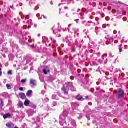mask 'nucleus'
<instances>
[{
	"label": "nucleus",
	"mask_w": 128,
	"mask_h": 128,
	"mask_svg": "<svg viewBox=\"0 0 128 128\" xmlns=\"http://www.w3.org/2000/svg\"><path fill=\"white\" fill-rule=\"evenodd\" d=\"M26 28H27V27H26V26H24V27H23V30H26Z\"/></svg>",
	"instance_id": "ea45409f"
},
{
	"label": "nucleus",
	"mask_w": 128,
	"mask_h": 128,
	"mask_svg": "<svg viewBox=\"0 0 128 128\" xmlns=\"http://www.w3.org/2000/svg\"><path fill=\"white\" fill-rule=\"evenodd\" d=\"M105 42H106V44L108 45L110 44H108V42H110V44H112V46H114V38L112 37H110V36H107L106 37H105Z\"/></svg>",
	"instance_id": "7ed1b4c3"
},
{
	"label": "nucleus",
	"mask_w": 128,
	"mask_h": 128,
	"mask_svg": "<svg viewBox=\"0 0 128 128\" xmlns=\"http://www.w3.org/2000/svg\"><path fill=\"white\" fill-rule=\"evenodd\" d=\"M119 50H120V52H122V48H120V49Z\"/></svg>",
	"instance_id": "603ef678"
},
{
	"label": "nucleus",
	"mask_w": 128,
	"mask_h": 128,
	"mask_svg": "<svg viewBox=\"0 0 128 128\" xmlns=\"http://www.w3.org/2000/svg\"><path fill=\"white\" fill-rule=\"evenodd\" d=\"M8 128H14V124L12 122H10L6 124Z\"/></svg>",
	"instance_id": "6e6552de"
},
{
	"label": "nucleus",
	"mask_w": 128,
	"mask_h": 128,
	"mask_svg": "<svg viewBox=\"0 0 128 128\" xmlns=\"http://www.w3.org/2000/svg\"><path fill=\"white\" fill-rule=\"evenodd\" d=\"M46 94V91L44 90H43L42 91V94Z\"/></svg>",
	"instance_id": "f704fd0d"
},
{
	"label": "nucleus",
	"mask_w": 128,
	"mask_h": 128,
	"mask_svg": "<svg viewBox=\"0 0 128 128\" xmlns=\"http://www.w3.org/2000/svg\"><path fill=\"white\" fill-rule=\"evenodd\" d=\"M52 100H58V98L56 96V95L54 94L52 96Z\"/></svg>",
	"instance_id": "412c9836"
},
{
	"label": "nucleus",
	"mask_w": 128,
	"mask_h": 128,
	"mask_svg": "<svg viewBox=\"0 0 128 128\" xmlns=\"http://www.w3.org/2000/svg\"><path fill=\"white\" fill-rule=\"evenodd\" d=\"M64 10H68V7H64Z\"/></svg>",
	"instance_id": "4d7b16f0"
},
{
	"label": "nucleus",
	"mask_w": 128,
	"mask_h": 128,
	"mask_svg": "<svg viewBox=\"0 0 128 128\" xmlns=\"http://www.w3.org/2000/svg\"><path fill=\"white\" fill-rule=\"evenodd\" d=\"M72 26V24H70L69 25H68V28H70Z\"/></svg>",
	"instance_id": "864d4df0"
},
{
	"label": "nucleus",
	"mask_w": 128,
	"mask_h": 128,
	"mask_svg": "<svg viewBox=\"0 0 128 128\" xmlns=\"http://www.w3.org/2000/svg\"><path fill=\"white\" fill-rule=\"evenodd\" d=\"M2 68L0 67V76H2Z\"/></svg>",
	"instance_id": "c756f323"
},
{
	"label": "nucleus",
	"mask_w": 128,
	"mask_h": 128,
	"mask_svg": "<svg viewBox=\"0 0 128 128\" xmlns=\"http://www.w3.org/2000/svg\"><path fill=\"white\" fill-rule=\"evenodd\" d=\"M35 28H36V25H34Z\"/></svg>",
	"instance_id": "774afa93"
},
{
	"label": "nucleus",
	"mask_w": 128,
	"mask_h": 128,
	"mask_svg": "<svg viewBox=\"0 0 128 128\" xmlns=\"http://www.w3.org/2000/svg\"><path fill=\"white\" fill-rule=\"evenodd\" d=\"M80 10L78 9V12H80Z\"/></svg>",
	"instance_id": "0e129e2a"
},
{
	"label": "nucleus",
	"mask_w": 128,
	"mask_h": 128,
	"mask_svg": "<svg viewBox=\"0 0 128 128\" xmlns=\"http://www.w3.org/2000/svg\"><path fill=\"white\" fill-rule=\"evenodd\" d=\"M27 26H28V28H32V20H29L27 22Z\"/></svg>",
	"instance_id": "9d476101"
},
{
	"label": "nucleus",
	"mask_w": 128,
	"mask_h": 128,
	"mask_svg": "<svg viewBox=\"0 0 128 128\" xmlns=\"http://www.w3.org/2000/svg\"><path fill=\"white\" fill-rule=\"evenodd\" d=\"M56 41H53V42L52 43H51L50 44H48V46H55L56 44Z\"/></svg>",
	"instance_id": "5701e85b"
},
{
	"label": "nucleus",
	"mask_w": 128,
	"mask_h": 128,
	"mask_svg": "<svg viewBox=\"0 0 128 128\" xmlns=\"http://www.w3.org/2000/svg\"><path fill=\"white\" fill-rule=\"evenodd\" d=\"M60 12H62V10H60Z\"/></svg>",
	"instance_id": "338daca9"
},
{
	"label": "nucleus",
	"mask_w": 128,
	"mask_h": 128,
	"mask_svg": "<svg viewBox=\"0 0 128 128\" xmlns=\"http://www.w3.org/2000/svg\"><path fill=\"white\" fill-rule=\"evenodd\" d=\"M68 2V0H62V4H61V6H62V4H66V3H62V2Z\"/></svg>",
	"instance_id": "cd10ccee"
},
{
	"label": "nucleus",
	"mask_w": 128,
	"mask_h": 128,
	"mask_svg": "<svg viewBox=\"0 0 128 128\" xmlns=\"http://www.w3.org/2000/svg\"><path fill=\"white\" fill-rule=\"evenodd\" d=\"M20 92H22V90H24V88L22 87L20 88Z\"/></svg>",
	"instance_id": "c9c22d12"
},
{
	"label": "nucleus",
	"mask_w": 128,
	"mask_h": 128,
	"mask_svg": "<svg viewBox=\"0 0 128 128\" xmlns=\"http://www.w3.org/2000/svg\"><path fill=\"white\" fill-rule=\"evenodd\" d=\"M24 104L26 106H28L30 105V100H26L24 102Z\"/></svg>",
	"instance_id": "a211bd4d"
},
{
	"label": "nucleus",
	"mask_w": 128,
	"mask_h": 128,
	"mask_svg": "<svg viewBox=\"0 0 128 128\" xmlns=\"http://www.w3.org/2000/svg\"><path fill=\"white\" fill-rule=\"evenodd\" d=\"M66 18H70V16H68V14H66Z\"/></svg>",
	"instance_id": "3c124183"
},
{
	"label": "nucleus",
	"mask_w": 128,
	"mask_h": 128,
	"mask_svg": "<svg viewBox=\"0 0 128 128\" xmlns=\"http://www.w3.org/2000/svg\"><path fill=\"white\" fill-rule=\"evenodd\" d=\"M32 90H29L27 92L26 96H32Z\"/></svg>",
	"instance_id": "6ab92c4d"
},
{
	"label": "nucleus",
	"mask_w": 128,
	"mask_h": 128,
	"mask_svg": "<svg viewBox=\"0 0 128 128\" xmlns=\"http://www.w3.org/2000/svg\"><path fill=\"white\" fill-rule=\"evenodd\" d=\"M82 44H84V40H76V44L77 46H80Z\"/></svg>",
	"instance_id": "423d86ee"
},
{
	"label": "nucleus",
	"mask_w": 128,
	"mask_h": 128,
	"mask_svg": "<svg viewBox=\"0 0 128 128\" xmlns=\"http://www.w3.org/2000/svg\"><path fill=\"white\" fill-rule=\"evenodd\" d=\"M34 111L32 110H29L28 111V116H34Z\"/></svg>",
	"instance_id": "2eb2a0df"
},
{
	"label": "nucleus",
	"mask_w": 128,
	"mask_h": 128,
	"mask_svg": "<svg viewBox=\"0 0 128 128\" xmlns=\"http://www.w3.org/2000/svg\"><path fill=\"white\" fill-rule=\"evenodd\" d=\"M88 24H92V22H90V21H88Z\"/></svg>",
	"instance_id": "8fccbe9b"
},
{
	"label": "nucleus",
	"mask_w": 128,
	"mask_h": 128,
	"mask_svg": "<svg viewBox=\"0 0 128 128\" xmlns=\"http://www.w3.org/2000/svg\"><path fill=\"white\" fill-rule=\"evenodd\" d=\"M42 18H38V20H42Z\"/></svg>",
	"instance_id": "680f3d73"
},
{
	"label": "nucleus",
	"mask_w": 128,
	"mask_h": 128,
	"mask_svg": "<svg viewBox=\"0 0 128 128\" xmlns=\"http://www.w3.org/2000/svg\"><path fill=\"white\" fill-rule=\"evenodd\" d=\"M86 118H88V120H90V118L88 117V116H86Z\"/></svg>",
	"instance_id": "79ce46f5"
},
{
	"label": "nucleus",
	"mask_w": 128,
	"mask_h": 128,
	"mask_svg": "<svg viewBox=\"0 0 128 128\" xmlns=\"http://www.w3.org/2000/svg\"><path fill=\"white\" fill-rule=\"evenodd\" d=\"M43 72H44V74H48V72L46 71V69L43 70Z\"/></svg>",
	"instance_id": "bb28decb"
},
{
	"label": "nucleus",
	"mask_w": 128,
	"mask_h": 128,
	"mask_svg": "<svg viewBox=\"0 0 128 128\" xmlns=\"http://www.w3.org/2000/svg\"><path fill=\"white\" fill-rule=\"evenodd\" d=\"M8 74H12V70L8 71Z\"/></svg>",
	"instance_id": "72a5a7b5"
},
{
	"label": "nucleus",
	"mask_w": 128,
	"mask_h": 128,
	"mask_svg": "<svg viewBox=\"0 0 128 128\" xmlns=\"http://www.w3.org/2000/svg\"><path fill=\"white\" fill-rule=\"evenodd\" d=\"M26 60L28 62H32V60H30V59L28 58H26Z\"/></svg>",
	"instance_id": "2f4dec72"
},
{
	"label": "nucleus",
	"mask_w": 128,
	"mask_h": 128,
	"mask_svg": "<svg viewBox=\"0 0 128 128\" xmlns=\"http://www.w3.org/2000/svg\"><path fill=\"white\" fill-rule=\"evenodd\" d=\"M34 10H38V7H35Z\"/></svg>",
	"instance_id": "4c0bfd02"
},
{
	"label": "nucleus",
	"mask_w": 128,
	"mask_h": 128,
	"mask_svg": "<svg viewBox=\"0 0 128 128\" xmlns=\"http://www.w3.org/2000/svg\"><path fill=\"white\" fill-rule=\"evenodd\" d=\"M19 96L22 100H26V94H24V93H20L19 94Z\"/></svg>",
	"instance_id": "1a4fd4ad"
},
{
	"label": "nucleus",
	"mask_w": 128,
	"mask_h": 128,
	"mask_svg": "<svg viewBox=\"0 0 128 128\" xmlns=\"http://www.w3.org/2000/svg\"><path fill=\"white\" fill-rule=\"evenodd\" d=\"M74 34H77L78 36V32L75 31Z\"/></svg>",
	"instance_id": "a19ab883"
},
{
	"label": "nucleus",
	"mask_w": 128,
	"mask_h": 128,
	"mask_svg": "<svg viewBox=\"0 0 128 128\" xmlns=\"http://www.w3.org/2000/svg\"><path fill=\"white\" fill-rule=\"evenodd\" d=\"M4 120L8 118H10V114H7L6 115H4Z\"/></svg>",
	"instance_id": "aec40b11"
},
{
	"label": "nucleus",
	"mask_w": 128,
	"mask_h": 128,
	"mask_svg": "<svg viewBox=\"0 0 128 128\" xmlns=\"http://www.w3.org/2000/svg\"><path fill=\"white\" fill-rule=\"evenodd\" d=\"M86 26H90V25H88V24H86Z\"/></svg>",
	"instance_id": "e2e57ef3"
},
{
	"label": "nucleus",
	"mask_w": 128,
	"mask_h": 128,
	"mask_svg": "<svg viewBox=\"0 0 128 128\" xmlns=\"http://www.w3.org/2000/svg\"><path fill=\"white\" fill-rule=\"evenodd\" d=\"M32 108H36V105H32Z\"/></svg>",
	"instance_id": "473e14b6"
},
{
	"label": "nucleus",
	"mask_w": 128,
	"mask_h": 128,
	"mask_svg": "<svg viewBox=\"0 0 128 128\" xmlns=\"http://www.w3.org/2000/svg\"><path fill=\"white\" fill-rule=\"evenodd\" d=\"M42 16H43L44 18L46 19V17L42 15Z\"/></svg>",
	"instance_id": "5fc2aeb1"
},
{
	"label": "nucleus",
	"mask_w": 128,
	"mask_h": 128,
	"mask_svg": "<svg viewBox=\"0 0 128 128\" xmlns=\"http://www.w3.org/2000/svg\"><path fill=\"white\" fill-rule=\"evenodd\" d=\"M50 40H51L52 42V38H51Z\"/></svg>",
	"instance_id": "052dcab7"
},
{
	"label": "nucleus",
	"mask_w": 128,
	"mask_h": 128,
	"mask_svg": "<svg viewBox=\"0 0 128 128\" xmlns=\"http://www.w3.org/2000/svg\"><path fill=\"white\" fill-rule=\"evenodd\" d=\"M82 116H80L78 118V120H82Z\"/></svg>",
	"instance_id": "e433bc0d"
},
{
	"label": "nucleus",
	"mask_w": 128,
	"mask_h": 128,
	"mask_svg": "<svg viewBox=\"0 0 128 128\" xmlns=\"http://www.w3.org/2000/svg\"><path fill=\"white\" fill-rule=\"evenodd\" d=\"M78 20H75V22H76L77 24H78Z\"/></svg>",
	"instance_id": "de8ad7c7"
},
{
	"label": "nucleus",
	"mask_w": 128,
	"mask_h": 128,
	"mask_svg": "<svg viewBox=\"0 0 128 128\" xmlns=\"http://www.w3.org/2000/svg\"><path fill=\"white\" fill-rule=\"evenodd\" d=\"M118 41H116V40L114 41V44H118Z\"/></svg>",
	"instance_id": "49530a36"
},
{
	"label": "nucleus",
	"mask_w": 128,
	"mask_h": 128,
	"mask_svg": "<svg viewBox=\"0 0 128 128\" xmlns=\"http://www.w3.org/2000/svg\"><path fill=\"white\" fill-rule=\"evenodd\" d=\"M109 56H111V58H112V53H110Z\"/></svg>",
	"instance_id": "09e8293b"
},
{
	"label": "nucleus",
	"mask_w": 128,
	"mask_h": 128,
	"mask_svg": "<svg viewBox=\"0 0 128 128\" xmlns=\"http://www.w3.org/2000/svg\"><path fill=\"white\" fill-rule=\"evenodd\" d=\"M44 102H50V99H48V98H46L44 100Z\"/></svg>",
	"instance_id": "7c9ffc66"
},
{
	"label": "nucleus",
	"mask_w": 128,
	"mask_h": 128,
	"mask_svg": "<svg viewBox=\"0 0 128 128\" xmlns=\"http://www.w3.org/2000/svg\"><path fill=\"white\" fill-rule=\"evenodd\" d=\"M36 80L34 79H30V86L32 88H34L36 86Z\"/></svg>",
	"instance_id": "20e7f679"
},
{
	"label": "nucleus",
	"mask_w": 128,
	"mask_h": 128,
	"mask_svg": "<svg viewBox=\"0 0 128 128\" xmlns=\"http://www.w3.org/2000/svg\"><path fill=\"white\" fill-rule=\"evenodd\" d=\"M11 46H13V48L14 46V42L11 43Z\"/></svg>",
	"instance_id": "c03bdc74"
},
{
	"label": "nucleus",
	"mask_w": 128,
	"mask_h": 128,
	"mask_svg": "<svg viewBox=\"0 0 128 128\" xmlns=\"http://www.w3.org/2000/svg\"><path fill=\"white\" fill-rule=\"evenodd\" d=\"M18 106L19 108H24V103H22V102L21 101L18 102Z\"/></svg>",
	"instance_id": "f3484780"
},
{
	"label": "nucleus",
	"mask_w": 128,
	"mask_h": 128,
	"mask_svg": "<svg viewBox=\"0 0 128 128\" xmlns=\"http://www.w3.org/2000/svg\"><path fill=\"white\" fill-rule=\"evenodd\" d=\"M72 106L73 108H78V106H80L76 102L72 103Z\"/></svg>",
	"instance_id": "ddd939ff"
},
{
	"label": "nucleus",
	"mask_w": 128,
	"mask_h": 128,
	"mask_svg": "<svg viewBox=\"0 0 128 128\" xmlns=\"http://www.w3.org/2000/svg\"><path fill=\"white\" fill-rule=\"evenodd\" d=\"M52 30H53V33L54 34H56L58 32V30L55 27H54L52 28Z\"/></svg>",
	"instance_id": "dca6fc26"
},
{
	"label": "nucleus",
	"mask_w": 128,
	"mask_h": 128,
	"mask_svg": "<svg viewBox=\"0 0 128 128\" xmlns=\"http://www.w3.org/2000/svg\"><path fill=\"white\" fill-rule=\"evenodd\" d=\"M28 38H27L26 36L25 37V40H28L29 44H34V39H30V36H28Z\"/></svg>",
	"instance_id": "0eeeda50"
},
{
	"label": "nucleus",
	"mask_w": 128,
	"mask_h": 128,
	"mask_svg": "<svg viewBox=\"0 0 128 128\" xmlns=\"http://www.w3.org/2000/svg\"><path fill=\"white\" fill-rule=\"evenodd\" d=\"M68 111L65 110L64 111L63 114H61L60 116V124L62 126H66V118L68 116Z\"/></svg>",
	"instance_id": "f03ea898"
},
{
	"label": "nucleus",
	"mask_w": 128,
	"mask_h": 128,
	"mask_svg": "<svg viewBox=\"0 0 128 128\" xmlns=\"http://www.w3.org/2000/svg\"><path fill=\"white\" fill-rule=\"evenodd\" d=\"M70 88L72 92L76 91V88L74 86V84L72 82H66V83L63 88H62V90L64 93V94H68V90Z\"/></svg>",
	"instance_id": "f257e3e1"
},
{
	"label": "nucleus",
	"mask_w": 128,
	"mask_h": 128,
	"mask_svg": "<svg viewBox=\"0 0 128 128\" xmlns=\"http://www.w3.org/2000/svg\"><path fill=\"white\" fill-rule=\"evenodd\" d=\"M26 82H28V79H24V80H22V84H26Z\"/></svg>",
	"instance_id": "393cba45"
},
{
	"label": "nucleus",
	"mask_w": 128,
	"mask_h": 128,
	"mask_svg": "<svg viewBox=\"0 0 128 128\" xmlns=\"http://www.w3.org/2000/svg\"><path fill=\"white\" fill-rule=\"evenodd\" d=\"M76 100H78L82 101V100H84V98H82V96L80 95H78L76 96Z\"/></svg>",
	"instance_id": "9b49d317"
},
{
	"label": "nucleus",
	"mask_w": 128,
	"mask_h": 128,
	"mask_svg": "<svg viewBox=\"0 0 128 128\" xmlns=\"http://www.w3.org/2000/svg\"><path fill=\"white\" fill-rule=\"evenodd\" d=\"M114 34H116V31H114Z\"/></svg>",
	"instance_id": "6e6d98bb"
},
{
	"label": "nucleus",
	"mask_w": 128,
	"mask_h": 128,
	"mask_svg": "<svg viewBox=\"0 0 128 128\" xmlns=\"http://www.w3.org/2000/svg\"><path fill=\"white\" fill-rule=\"evenodd\" d=\"M6 86L8 88V90H12V86H10V85L9 84H6Z\"/></svg>",
	"instance_id": "b1692460"
},
{
	"label": "nucleus",
	"mask_w": 128,
	"mask_h": 128,
	"mask_svg": "<svg viewBox=\"0 0 128 128\" xmlns=\"http://www.w3.org/2000/svg\"><path fill=\"white\" fill-rule=\"evenodd\" d=\"M42 40H44V42H48V38L46 37H43Z\"/></svg>",
	"instance_id": "4be33fe9"
},
{
	"label": "nucleus",
	"mask_w": 128,
	"mask_h": 128,
	"mask_svg": "<svg viewBox=\"0 0 128 128\" xmlns=\"http://www.w3.org/2000/svg\"><path fill=\"white\" fill-rule=\"evenodd\" d=\"M69 122L70 124L72 126H76V121L74 120H72V118H70Z\"/></svg>",
	"instance_id": "4468645a"
},
{
	"label": "nucleus",
	"mask_w": 128,
	"mask_h": 128,
	"mask_svg": "<svg viewBox=\"0 0 128 128\" xmlns=\"http://www.w3.org/2000/svg\"><path fill=\"white\" fill-rule=\"evenodd\" d=\"M90 20H94V16H90Z\"/></svg>",
	"instance_id": "a18cd8bd"
},
{
	"label": "nucleus",
	"mask_w": 128,
	"mask_h": 128,
	"mask_svg": "<svg viewBox=\"0 0 128 128\" xmlns=\"http://www.w3.org/2000/svg\"><path fill=\"white\" fill-rule=\"evenodd\" d=\"M118 98H124V91L122 89H119L118 90Z\"/></svg>",
	"instance_id": "39448f33"
},
{
	"label": "nucleus",
	"mask_w": 128,
	"mask_h": 128,
	"mask_svg": "<svg viewBox=\"0 0 128 128\" xmlns=\"http://www.w3.org/2000/svg\"><path fill=\"white\" fill-rule=\"evenodd\" d=\"M104 56H108V54H104L102 55V58L104 61V64H106V62H108V59H106V60H104Z\"/></svg>",
	"instance_id": "f8f14e48"
},
{
	"label": "nucleus",
	"mask_w": 128,
	"mask_h": 128,
	"mask_svg": "<svg viewBox=\"0 0 128 128\" xmlns=\"http://www.w3.org/2000/svg\"><path fill=\"white\" fill-rule=\"evenodd\" d=\"M53 106H58V103L56 102H54L52 104Z\"/></svg>",
	"instance_id": "c85d7f7f"
},
{
	"label": "nucleus",
	"mask_w": 128,
	"mask_h": 128,
	"mask_svg": "<svg viewBox=\"0 0 128 128\" xmlns=\"http://www.w3.org/2000/svg\"><path fill=\"white\" fill-rule=\"evenodd\" d=\"M86 100H88V96H86Z\"/></svg>",
	"instance_id": "13d9d810"
},
{
	"label": "nucleus",
	"mask_w": 128,
	"mask_h": 128,
	"mask_svg": "<svg viewBox=\"0 0 128 128\" xmlns=\"http://www.w3.org/2000/svg\"><path fill=\"white\" fill-rule=\"evenodd\" d=\"M30 18L28 17L25 16L24 17V19H25L26 20H28Z\"/></svg>",
	"instance_id": "58836bf2"
},
{
	"label": "nucleus",
	"mask_w": 128,
	"mask_h": 128,
	"mask_svg": "<svg viewBox=\"0 0 128 128\" xmlns=\"http://www.w3.org/2000/svg\"><path fill=\"white\" fill-rule=\"evenodd\" d=\"M80 16H82V13L80 14Z\"/></svg>",
	"instance_id": "bf43d9fd"
},
{
	"label": "nucleus",
	"mask_w": 128,
	"mask_h": 128,
	"mask_svg": "<svg viewBox=\"0 0 128 128\" xmlns=\"http://www.w3.org/2000/svg\"><path fill=\"white\" fill-rule=\"evenodd\" d=\"M64 32H66L68 30V29L66 28L63 29Z\"/></svg>",
	"instance_id": "37998d69"
},
{
	"label": "nucleus",
	"mask_w": 128,
	"mask_h": 128,
	"mask_svg": "<svg viewBox=\"0 0 128 128\" xmlns=\"http://www.w3.org/2000/svg\"><path fill=\"white\" fill-rule=\"evenodd\" d=\"M23 22L26 23V21H25V20H24V21H23Z\"/></svg>",
	"instance_id": "69168bd1"
},
{
	"label": "nucleus",
	"mask_w": 128,
	"mask_h": 128,
	"mask_svg": "<svg viewBox=\"0 0 128 128\" xmlns=\"http://www.w3.org/2000/svg\"><path fill=\"white\" fill-rule=\"evenodd\" d=\"M29 46H31V48H36V45H32V44H30Z\"/></svg>",
	"instance_id": "a878e982"
}]
</instances>
